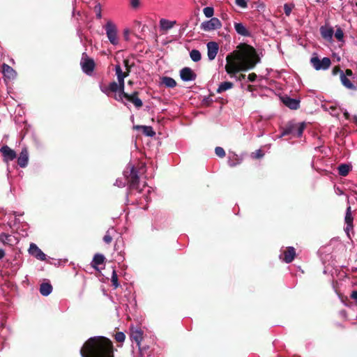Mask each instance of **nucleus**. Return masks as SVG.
<instances>
[{
    "mask_svg": "<svg viewBox=\"0 0 357 357\" xmlns=\"http://www.w3.org/2000/svg\"><path fill=\"white\" fill-rule=\"evenodd\" d=\"M112 342L103 336L90 337L80 350L82 357H114Z\"/></svg>",
    "mask_w": 357,
    "mask_h": 357,
    "instance_id": "nucleus-1",
    "label": "nucleus"
},
{
    "mask_svg": "<svg viewBox=\"0 0 357 357\" xmlns=\"http://www.w3.org/2000/svg\"><path fill=\"white\" fill-rule=\"evenodd\" d=\"M235 54H237L236 59L238 61L236 73L253 68L260 61L255 49L247 44H244L241 50H236Z\"/></svg>",
    "mask_w": 357,
    "mask_h": 357,
    "instance_id": "nucleus-2",
    "label": "nucleus"
},
{
    "mask_svg": "<svg viewBox=\"0 0 357 357\" xmlns=\"http://www.w3.org/2000/svg\"><path fill=\"white\" fill-rule=\"evenodd\" d=\"M305 128V123L304 122L298 124L289 122L284 127L282 135H292L294 137H299L303 135Z\"/></svg>",
    "mask_w": 357,
    "mask_h": 357,
    "instance_id": "nucleus-3",
    "label": "nucleus"
},
{
    "mask_svg": "<svg viewBox=\"0 0 357 357\" xmlns=\"http://www.w3.org/2000/svg\"><path fill=\"white\" fill-rule=\"evenodd\" d=\"M235 52L236 51H234L226 57L227 63L225 65V70L231 77H235L238 68V61H237V54H236Z\"/></svg>",
    "mask_w": 357,
    "mask_h": 357,
    "instance_id": "nucleus-4",
    "label": "nucleus"
},
{
    "mask_svg": "<svg viewBox=\"0 0 357 357\" xmlns=\"http://www.w3.org/2000/svg\"><path fill=\"white\" fill-rule=\"evenodd\" d=\"M125 175L127 178V181L129 188L132 190H139V171L135 167H131L130 172H126Z\"/></svg>",
    "mask_w": 357,
    "mask_h": 357,
    "instance_id": "nucleus-5",
    "label": "nucleus"
},
{
    "mask_svg": "<svg viewBox=\"0 0 357 357\" xmlns=\"http://www.w3.org/2000/svg\"><path fill=\"white\" fill-rule=\"evenodd\" d=\"M0 351H2L4 348L8 347L9 346L8 340L10 335V329L9 327L6 326L5 320H2L0 321Z\"/></svg>",
    "mask_w": 357,
    "mask_h": 357,
    "instance_id": "nucleus-6",
    "label": "nucleus"
},
{
    "mask_svg": "<svg viewBox=\"0 0 357 357\" xmlns=\"http://www.w3.org/2000/svg\"><path fill=\"white\" fill-rule=\"evenodd\" d=\"M107 36L112 45H117L119 39L117 37V29L114 24L109 21L105 26Z\"/></svg>",
    "mask_w": 357,
    "mask_h": 357,
    "instance_id": "nucleus-7",
    "label": "nucleus"
},
{
    "mask_svg": "<svg viewBox=\"0 0 357 357\" xmlns=\"http://www.w3.org/2000/svg\"><path fill=\"white\" fill-rule=\"evenodd\" d=\"M80 65L82 70L87 75H91L93 72L96 66L94 60L89 58L86 53L82 54Z\"/></svg>",
    "mask_w": 357,
    "mask_h": 357,
    "instance_id": "nucleus-8",
    "label": "nucleus"
},
{
    "mask_svg": "<svg viewBox=\"0 0 357 357\" xmlns=\"http://www.w3.org/2000/svg\"><path fill=\"white\" fill-rule=\"evenodd\" d=\"M310 63L317 70H327L331 64V59L328 57H324L321 60L318 56H313L310 59Z\"/></svg>",
    "mask_w": 357,
    "mask_h": 357,
    "instance_id": "nucleus-9",
    "label": "nucleus"
},
{
    "mask_svg": "<svg viewBox=\"0 0 357 357\" xmlns=\"http://www.w3.org/2000/svg\"><path fill=\"white\" fill-rule=\"evenodd\" d=\"M222 24L220 21L216 18L213 17L210 20L204 22L201 24V29L206 31L218 29L221 27Z\"/></svg>",
    "mask_w": 357,
    "mask_h": 357,
    "instance_id": "nucleus-10",
    "label": "nucleus"
},
{
    "mask_svg": "<svg viewBox=\"0 0 357 357\" xmlns=\"http://www.w3.org/2000/svg\"><path fill=\"white\" fill-rule=\"evenodd\" d=\"M123 98H125L127 101L132 103L137 108H140L143 105L142 100L139 98L138 91H134L131 94H128V93H123L122 95V100Z\"/></svg>",
    "mask_w": 357,
    "mask_h": 357,
    "instance_id": "nucleus-11",
    "label": "nucleus"
},
{
    "mask_svg": "<svg viewBox=\"0 0 357 357\" xmlns=\"http://www.w3.org/2000/svg\"><path fill=\"white\" fill-rule=\"evenodd\" d=\"M181 79L184 82L195 81L197 74L189 67H184L180 70Z\"/></svg>",
    "mask_w": 357,
    "mask_h": 357,
    "instance_id": "nucleus-12",
    "label": "nucleus"
},
{
    "mask_svg": "<svg viewBox=\"0 0 357 357\" xmlns=\"http://www.w3.org/2000/svg\"><path fill=\"white\" fill-rule=\"evenodd\" d=\"M0 152L3 157V161L6 162L13 160L17 156L15 151L7 145L3 146L0 149Z\"/></svg>",
    "mask_w": 357,
    "mask_h": 357,
    "instance_id": "nucleus-13",
    "label": "nucleus"
},
{
    "mask_svg": "<svg viewBox=\"0 0 357 357\" xmlns=\"http://www.w3.org/2000/svg\"><path fill=\"white\" fill-rule=\"evenodd\" d=\"M282 103L291 109H297L300 107V100L291 98L289 96L285 95L280 97Z\"/></svg>",
    "mask_w": 357,
    "mask_h": 357,
    "instance_id": "nucleus-14",
    "label": "nucleus"
},
{
    "mask_svg": "<svg viewBox=\"0 0 357 357\" xmlns=\"http://www.w3.org/2000/svg\"><path fill=\"white\" fill-rule=\"evenodd\" d=\"M29 252L30 255L39 260L44 261L46 259L45 254L34 243L30 245Z\"/></svg>",
    "mask_w": 357,
    "mask_h": 357,
    "instance_id": "nucleus-15",
    "label": "nucleus"
},
{
    "mask_svg": "<svg viewBox=\"0 0 357 357\" xmlns=\"http://www.w3.org/2000/svg\"><path fill=\"white\" fill-rule=\"evenodd\" d=\"M100 89L107 96H109L112 93H119V86H117V83L114 81L110 82L108 86L101 85Z\"/></svg>",
    "mask_w": 357,
    "mask_h": 357,
    "instance_id": "nucleus-16",
    "label": "nucleus"
},
{
    "mask_svg": "<svg viewBox=\"0 0 357 357\" xmlns=\"http://www.w3.org/2000/svg\"><path fill=\"white\" fill-rule=\"evenodd\" d=\"M218 50L219 47L217 43L209 42L207 43V55L209 60L212 61L215 58Z\"/></svg>",
    "mask_w": 357,
    "mask_h": 357,
    "instance_id": "nucleus-17",
    "label": "nucleus"
},
{
    "mask_svg": "<svg viewBox=\"0 0 357 357\" xmlns=\"http://www.w3.org/2000/svg\"><path fill=\"white\" fill-rule=\"evenodd\" d=\"M296 257V250L294 247H287L283 252L282 260L289 264L291 263Z\"/></svg>",
    "mask_w": 357,
    "mask_h": 357,
    "instance_id": "nucleus-18",
    "label": "nucleus"
},
{
    "mask_svg": "<svg viewBox=\"0 0 357 357\" xmlns=\"http://www.w3.org/2000/svg\"><path fill=\"white\" fill-rule=\"evenodd\" d=\"M130 339L136 342L137 346L140 347V342L143 339V331L141 329L131 328Z\"/></svg>",
    "mask_w": 357,
    "mask_h": 357,
    "instance_id": "nucleus-19",
    "label": "nucleus"
},
{
    "mask_svg": "<svg viewBox=\"0 0 357 357\" xmlns=\"http://www.w3.org/2000/svg\"><path fill=\"white\" fill-rule=\"evenodd\" d=\"M29 161L28 151L26 148L23 149L17 158V164L20 167H26Z\"/></svg>",
    "mask_w": 357,
    "mask_h": 357,
    "instance_id": "nucleus-20",
    "label": "nucleus"
},
{
    "mask_svg": "<svg viewBox=\"0 0 357 357\" xmlns=\"http://www.w3.org/2000/svg\"><path fill=\"white\" fill-rule=\"evenodd\" d=\"M135 130H140L143 134L148 137H153L155 135V132L153 130L151 126H134Z\"/></svg>",
    "mask_w": 357,
    "mask_h": 357,
    "instance_id": "nucleus-21",
    "label": "nucleus"
},
{
    "mask_svg": "<svg viewBox=\"0 0 357 357\" xmlns=\"http://www.w3.org/2000/svg\"><path fill=\"white\" fill-rule=\"evenodd\" d=\"M320 33L323 38L329 40L332 39L334 31L332 27L322 26L320 28Z\"/></svg>",
    "mask_w": 357,
    "mask_h": 357,
    "instance_id": "nucleus-22",
    "label": "nucleus"
},
{
    "mask_svg": "<svg viewBox=\"0 0 357 357\" xmlns=\"http://www.w3.org/2000/svg\"><path fill=\"white\" fill-rule=\"evenodd\" d=\"M242 162V158L234 153H229L228 157V165L231 167H236L240 165Z\"/></svg>",
    "mask_w": 357,
    "mask_h": 357,
    "instance_id": "nucleus-23",
    "label": "nucleus"
},
{
    "mask_svg": "<svg viewBox=\"0 0 357 357\" xmlns=\"http://www.w3.org/2000/svg\"><path fill=\"white\" fill-rule=\"evenodd\" d=\"M2 72L3 75L8 79H14L16 76V72L8 64L2 65Z\"/></svg>",
    "mask_w": 357,
    "mask_h": 357,
    "instance_id": "nucleus-24",
    "label": "nucleus"
},
{
    "mask_svg": "<svg viewBox=\"0 0 357 357\" xmlns=\"http://www.w3.org/2000/svg\"><path fill=\"white\" fill-rule=\"evenodd\" d=\"M117 86H119V93L114 95V98L117 101H122V95L126 93L124 91L125 82L124 79H118Z\"/></svg>",
    "mask_w": 357,
    "mask_h": 357,
    "instance_id": "nucleus-25",
    "label": "nucleus"
},
{
    "mask_svg": "<svg viewBox=\"0 0 357 357\" xmlns=\"http://www.w3.org/2000/svg\"><path fill=\"white\" fill-rule=\"evenodd\" d=\"M105 257L102 254H96L93 258L91 266L96 270H98V266L105 262Z\"/></svg>",
    "mask_w": 357,
    "mask_h": 357,
    "instance_id": "nucleus-26",
    "label": "nucleus"
},
{
    "mask_svg": "<svg viewBox=\"0 0 357 357\" xmlns=\"http://www.w3.org/2000/svg\"><path fill=\"white\" fill-rule=\"evenodd\" d=\"M176 21H169L162 18L160 20V27L162 30L167 31L172 29L176 24Z\"/></svg>",
    "mask_w": 357,
    "mask_h": 357,
    "instance_id": "nucleus-27",
    "label": "nucleus"
},
{
    "mask_svg": "<svg viewBox=\"0 0 357 357\" xmlns=\"http://www.w3.org/2000/svg\"><path fill=\"white\" fill-rule=\"evenodd\" d=\"M234 28L236 31L243 36H249L250 33L249 31L244 26L242 23H235Z\"/></svg>",
    "mask_w": 357,
    "mask_h": 357,
    "instance_id": "nucleus-28",
    "label": "nucleus"
},
{
    "mask_svg": "<svg viewBox=\"0 0 357 357\" xmlns=\"http://www.w3.org/2000/svg\"><path fill=\"white\" fill-rule=\"evenodd\" d=\"M52 291V286L48 282H43L40 287V293L45 296H48Z\"/></svg>",
    "mask_w": 357,
    "mask_h": 357,
    "instance_id": "nucleus-29",
    "label": "nucleus"
},
{
    "mask_svg": "<svg viewBox=\"0 0 357 357\" xmlns=\"http://www.w3.org/2000/svg\"><path fill=\"white\" fill-rule=\"evenodd\" d=\"M340 80L343 86L349 89L356 90V86L351 83V82L346 77L344 73L340 75Z\"/></svg>",
    "mask_w": 357,
    "mask_h": 357,
    "instance_id": "nucleus-30",
    "label": "nucleus"
},
{
    "mask_svg": "<svg viewBox=\"0 0 357 357\" xmlns=\"http://www.w3.org/2000/svg\"><path fill=\"white\" fill-rule=\"evenodd\" d=\"M234 87V84L231 82H224L220 83L216 90L218 93H221L227 90L231 89Z\"/></svg>",
    "mask_w": 357,
    "mask_h": 357,
    "instance_id": "nucleus-31",
    "label": "nucleus"
},
{
    "mask_svg": "<svg viewBox=\"0 0 357 357\" xmlns=\"http://www.w3.org/2000/svg\"><path fill=\"white\" fill-rule=\"evenodd\" d=\"M338 174L342 176H346L348 175L351 167L349 165L341 164L338 166Z\"/></svg>",
    "mask_w": 357,
    "mask_h": 357,
    "instance_id": "nucleus-32",
    "label": "nucleus"
},
{
    "mask_svg": "<svg viewBox=\"0 0 357 357\" xmlns=\"http://www.w3.org/2000/svg\"><path fill=\"white\" fill-rule=\"evenodd\" d=\"M162 83L169 88H174L176 86V82L170 77H163Z\"/></svg>",
    "mask_w": 357,
    "mask_h": 357,
    "instance_id": "nucleus-33",
    "label": "nucleus"
},
{
    "mask_svg": "<svg viewBox=\"0 0 357 357\" xmlns=\"http://www.w3.org/2000/svg\"><path fill=\"white\" fill-rule=\"evenodd\" d=\"M353 221H354V218H353V215H352V210H351V207L350 206H349L347 208V210H346V214H345V217H344V222L346 224H354L353 223Z\"/></svg>",
    "mask_w": 357,
    "mask_h": 357,
    "instance_id": "nucleus-34",
    "label": "nucleus"
},
{
    "mask_svg": "<svg viewBox=\"0 0 357 357\" xmlns=\"http://www.w3.org/2000/svg\"><path fill=\"white\" fill-rule=\"evenodd\" d=\"M123 65L126 68L125 73L128 77L130 75L132 68L135 66V63L134 62L130 63V61L128 59H125L123 60Z\"/></svg>",
    "mask_w": 357,
    "mask_h": 357,
    "instance_id": "nucleus-35",
    "label": "nucleus"
},
{
    "mask_svg": "<svg viewBox=\"0 0 357 357\" xmlns=\"http://www.w3.org/2000/svg\"><path fill=\"white\" fill-rule=\"evenodd\" d=\"M190 56L191 59L195 62H197V61H200L202 59L201 53L197 50H192L190 52Z\"/></svg>",
    "mask_w": 357,
    "mask_h": 357,
    "instance_id": "nucleus-36",
    "label": "nucleus"
},
{
    "mask_svg": "<svg viewBox=\"0 0 357 357\" xmlns=\"http://www.w3.org/2000/svg\"><path fill=\"white\" fill-rule=\"evenodd\" d=\"M115 73L117 77V79H125L126 77H127V75H126L125 72H123L121 67L119 64L116 65Z\"/></svg>",
    "mask_w": 357,
    "mask_h": 357,
    "instance_id": "nucleus-37",
    "label": "nucleus"
},
{
    "mask_svg": "<svg viewBox=\"0 0 357 357\" xmlns=\"http://www.w3.org/2000/svg\"><path fill=\"white\" fill-rule=\"evenodd\" d=\"M114 337L115 340L117 342H120V343L123 342L125 339H126V335H125V334L123 332H117L114 335Z\"/></svg>",
    "mask_w": 357,
    "mask_h": 357,
    "instance_id": "nucleus-38",
    "label": "nucleus"
},
{
    "mask_svg": "<svg viewBox=\"0 0 357 357\" xmlns=\"http://www.w3.org/2000/svg\"><path fill=\"white\" fill-rule=\"evenodd\" d=\"M112 285L115 289H116L119 286V283L118 282V275L115 270H113L112 271Z\"/></svg>",
    "mask_w": 357,
    "mask_h": 357,
    "instance_id": "nucleus-39",
    "label": "nucleus"
},
{
    "mask_svg": "<svg viewBox=\"0 0 357 357\" xmlns=\"http://www.w3.org/2000/svg\"><path fill=\"white\" fill-rule=\"evenodd\" d=\"M204 14L206 17H211L214 13V9L213 7H206L203 10Z\"/></svg>",
    "mask_w": 357,
    "mask_h": 357,
    "instance_id": "nucleus-40",
    "label": "nucleus"
},
{
    "mask_svg": "<svg viewBox=\"0 0 357 357\" xmlns=\"http://www.w3.org/2000/svg\"><path fill=\"white\" fill-rule=\"evenodd\" d=\"M335 37L338 41H342L344 38V32L341 28H337L335 33Z\"/></svg>",
    "mask_w": 357,
    "mask_h": 357,
    "instance_id": "nucleus-41",
    "label": "nucleus"
},
{
    "mask_svg": "<svg viewBox=\"0 0 357 357\" xmlns=\"http://www.w3.org/2000/svg\"><path fill=\"white\" fill-rule=\"evenodd\" d=\"M294 4H288V3H285L284 5V13L287 16H289L291 13V10L292 9L294 8Z\"/></svg>",
    "mask_w": 357,
    "mask_h": 357,
    "instance_id": "nucleus-42",
    "label": "nucleus"
},
{
    "mask_svg": "<svg viewBox=\"0 0 357 357\" xmlns=\"http://www.w3.org/2000/svg\"><path fill=\"white\" fill-rule=\"evenodd\" d=\"M130 6L132 9L137 10L141 6V0H130Z\"/></svg>",
    "mask_w": 357,
    "mask_h": 357,
    "instance_id": "nucleus-43",
    "label": "nucleus"
},
{
    "mask_svg": "<svg viewBox=\"0 0 357 357\" xmlns=\"http://www.w3.org/2000/svg\"><path fill=\"white\" fill-rule=\"evenodd\" d=\"M215 153L218 157H220L221 158H222L225 156V151L224 149L220 146H217L215 149Z\"/></svg>",
    "mask_w": 357,
    "mask_h": 357,
    "instance_id": "nucleus-44",
    "label": "nucleus"
},
{
    "mask_svg": "<svg viewBox=\"0 0 357 357\" xmlns=\"http://www.w3.org/2000/svg\"><path fill=\"white\" fill-rule=\"evenodd\" d=\"M251 156L252 158L259 159L264 156V153L261 150L259 149L255 151V152H252Z\"/></svg>",
    "mask_w": 357,
    "mask_h": 357,
    "instance_id": "nucleus-45",
    "label": "nucleus"
},
{
    "mask_svg": "<svg viewBox=\"0 0 357 357\" xmlns=\"http://www.w3.org/2000/svg\"><path fill=\"white\" fill-rule=\"evenodd\" d=\"M94 12L96 13V17L98 19H100L101 17H102V15H101V7H100V5L98 3V4H96L95 6H94Z\"/></svg>",
    "mask_w": 357,
    "mask_h": 357,
    "instance_id": "nucleus-46",
    "label": "nucleus"
},
{
    "mask_svg": "<svg viewBox=\"0 0 357 357\" xmlns=\"http://www.w3.org/2000/svg\"><path fill=\"white\" fill-rule=\"evenodd\" d=\"M103 241L105 243L107 244H109L112 243V236L110 235L109 232V231H107L105 235L103 237Z\"/></svg>",
    "mask_w": 357,
    "mask_h": 357,
    "instance_id": "nucleus-47",
    "label": "nucleus"
},
{
    "mask_svg": "<svg viewBox=\"0 0 357 357\" xmlns=\"http://www.w3.org/2000/svg\"><path fill=\"white\" fill-rule=\"evenodd\" d=\"M235 2L236 5L243 8H247L248 6V3L245 0H235Z\"/></svg>",
    "mask_w": 357,
    "mask_h": 357,
    "instance_id": "nucleus-48",
    "label": "nucleus"
},
{
    "mask_svg": "<svg viewBox=\"0 0 357 357\" xmlns=\"http://www.w3.org/2000/svg\"><path fill=\"white\" fill-rule=\"evenodd\" d=\"M342 73H344L341 69L340 66H336L333 68L332 73L333 75H336L337 73H340V75H342Z\"/></svg>",
    "mask_w": 357,
    "mask_h": 357,
    "instance_id": "nucleus-49",
    "label": "nucleus"
},
{
    "mask_svg": "<svg viewBox=\"0 0 357 357\" xmlns=\"http://www.w3.org/2000/svg\"><path fill=\"white\" fill-rule=\"evenodd\" d=\"M346 225H347V226H346V227L344 229V231L347 233V236L349 237H350L349 236V231H353V230H354V224H351V225L350 224H346Z\"/></svg>",
    "mask_w": 357,
    "mask_h": 357,
    "instance_id": "nucleus-50",
    "label": "nucleus"
},
{
    "mask_svg": "<svg viewBox=\"0 0 357 357\" xmlns=\"http://www.w3.org/2000/svg\"><path fill=\"white\" fill-rule=\"evenodd\" d=\"M257 76L255 73L248 75V79L250 82H253L256 80Z\"/></svg>",
    "mask_w": 357,
    "mask_h": 357,
    "instance_id": "nucleus-51",
    "label": "nucleus"
},
{
    "mask_svg": "<svg viewBox=\"0 0 357 357\" xmlns=\"http://www.w3.org/2000/svg\"><path fill=\"white\" fill-rule=\"evenodd\" d=\"M351 298L354 300L357 304V291H353L350 295Z\"/></svg>",
    "mask_w": 357,
    "mask_h": 357,
    "instance_id": "nucleus-52",
    "label": "nucleus"
},
{
    "mask_svg": "<svg viewBox=\"0 0 357 357\" xmlns=\"http://www.w3.org/2000/svg\"><path fill=\"white\" fill-rule=\"evenodd\" d=\"M344 73L346 75V77H351L353 75V71L351 69H347Z\"/></svg>",
    "mask_w": 357,
    "mask_h": 357,
    "instance_id": "nucleus-53",
    "label": "nucleus"
},
{
    "mask_svg": "<svg viewBox=\"0 0 357 357\" xmlns=\"http://www.w3.org/2000/svg\"><path fill=\"white\" fill-rule=\"evenodd\" d=\"M236 80L241 81L245 78V75L240 74L238 76L235 75Z\"/></svg>",
    "mask_w": 357,
    "mask_h": 357,
    "instance_id": "nucleus-54",
    "label": "nucleus"
},
{
    "mask_svg": "<svg viewBox=\"0 0 357 357\" xmlns=\"http://www.w3.org/2000/svg\"><path fill=\"white\" fill-rule=\"evenodd\" d=\"M343 115L347 120H349L351 119V116L347 111H345L344 112Z\"/></svg>",
    "mask_w": 357,
    "mask_h": 357,
    "instance_id": "nucleus-55",
    "label": "nucleus"
},
{
    "mask_svg": "<svg viewBox=\"0 0 357 357\" xmlns=\"http://www.w3.org/2000/svg\"><path fill=\"white\" fill-rule=\"evenodd\" d=\"M129 33H130V31H129V30H128V29H126V30H125V31H124V33H124V37H125L126 40H128V35H129Z\"/></svg>",
    "mask_w": 357,
    "mask_h": 357,
    "instance_id": "nucleus-56",
    "label": "nucleus"
},
{
    "mask_svg": "<svg viewBox=\"0 0 357 357\" xmlns=\"http://www.w3.org/2000/svg\"><path fill=\"white\" fill-rule=\"evenodd\" d=\"M5 256V252L3 249L0 248V259Z\"/></svg>",
    "mask_w": 357,
    "mask_h": 357,
    "instance_id": "nucleus-57",
    "label": "nucleus"
},
{
    "mask_svg": "<svg viewBox=\"0 0 357 357\" xmlns=\"http://www.w3.org/2000/svg\"><path fill=\"white\" fill-rule=\"evenodd\" d=\"M353 122L357 126V115H354L352 118Z\"/></svg>",
    "mask_w": 357,
    "mask_h": 357,
    "instance_id": "nucleus-58",
    "label": "nucleus"
},
{
    "mask_svg": "<svg viewBox=\"0 0 357 357\" xmlns=\"http://www.w3.org/2000/svg\"><path fill=\"white\" fill-rule=\"evenodd\" d=\"M128 84L129 85H132V84H133V82H132V80H129V81L128 82Z\"/></svg>",
    "mask_w": 357,
    "mask_h": 357,
    "instance_id": "nucleus-59",
    "label": "nucleus"
},
{
    "mask_svg": "<svg viewBox=\"0 0 357 357\" xmlns=\"http://www.w3.org/2000/svg\"><path fill=\"white\" fill-rule=\"evenodd\" d=\"M251 86H252L251 85L248 86L249 89H251Z\"/></svg>",
    "mask_w": 357,
    "mask_h": 357,
    "instance_id": "nucleus-60",
    "label": "nucleus"
},
{
    "mask_svg": "<svg viewBox=\"0 0 357 357\" xmlns=\"http://www.w3.org/2000/svg\"><path fill=\"white\" fill-rule=\"evenodd\" d=\"M356 6H357V2L356 3Z\"/></svg>",
    "mask_w": 357,
    "mask_h": 357,
    "instance_id": "nucleus-61",
    "label": "nucleus"
}]
</instances>
